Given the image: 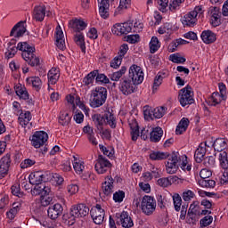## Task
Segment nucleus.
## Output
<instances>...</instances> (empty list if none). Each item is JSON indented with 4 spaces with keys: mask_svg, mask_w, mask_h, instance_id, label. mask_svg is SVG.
<instances>
[{
    "mask_svg": "<svg viewBox=\"0 0 228 228\" xmlns=\"http://www.w3.org/2000/svg\"><path fill=\"white\" fill-rule=\"evenodd\" d=\"M7 51L17 53V51H21V56L25 61L28 62L30 67H38L40 65V59L35 54V47L29 45L27 42L19 43L18 46L7 45Z\"/></svg>",
    "mask_w": 228,
    "mask_h": 228,
    "instance_id": "f257e3e1",
    "label": "nucleus"
},
{
    "mask_svg": "<svg viewBox=\"0 0 228 228\" xmlns=\"http://www.w3.org/2000/svg\"><path fill=\"white\" fill-rule=\"evenodd\" d=\"M179 167L182 168V170H187V172L191 170V165H188L186 157L185 159L182 160L181 156H179V152L174 151L166 164V170L167 174H175Z\"/></svg>",
    "mask_w": 228,
    "mask_h": 228,
    "instance_id": "f03ea898",
    "label": "nucleus"
},
{
    "mask_svg": "<svg viewBox=\"0 0 228 228\" xmlns=\"http://www.w3.org/2000/svg\"><path fill=\"white\" fill-rule=\"evenodd\" d=\"M70 28L76 33L74 35V40L77 45H78L82 53H86V45L85 43V36L81 31L86 28V23L81 20H75L69 22Z\"/></svg>",
    "mask_w": 228,
    "mask_h": 228,
    "instance_id": "7ed1b4c3",
    "label": "nucleus"
},
{
    "mask_svg": "<svg viewBox=\"0 0 228 228\" xmlns=\"http://www.w3.org/2000/svg\"><path fill=\"white\" fill-rule=\"evenodd\" d=\"M106 99H108V89L97 86L91 93L89 104L91 108H101L106 103Z\"/></svg>",
    "mask_w": 228,
    "mask_h": 228,
    "instance_id": "20e7f679",
    "label": "nucleus"
},
{
    "mask_svg": "<svg viewBox=\"0 0 228 228\" xmlns=\"http://www.w3.org/2000/svg\"><path fill=\"white\" fill-rule=\"evenodd\" d=\"M92 120L98 131H102V126H104V124H108L111 129H115V127H117L115 116L110 111L105 112L104 115L94 114L92 116Z\"/></svg>",
    "mask_w": 228,
    "mask_h": 228,
    "instance_id": "39448f33",
    "label": "nucleus"
},
{
    "mask_svg": "<svg viewBox=\"0 0 228 228\" xmlns=\"http://www.w3.org/2000/svg\"><path fill=\"white\" fill-rule=\"evenodd\" d=\"M178 100L181 106L183 108L184 106H190L195 102V99H193V91H191V86L190 85L179 91Z\"/></svg>",
    "mask_w": 228,
    "mask_h": 228,
    "instance_id": "423d86ee",
    "label": "nucleus"
},
{
    "mask_svg": "<svg viewBox=\"0 0 228 228\" xmlns=\"http://www.w3.org/2000/svg\"><path fill=\"white\" fill-rule=\"evenodd\" d=\"M141 209L144 215L151 216L156 211V200L152 196H143L141 202Z\"/></svg>",
    "mask_w": 228,
    "mask_h": 228,
    "instance_id": "0eeeda50",
    "label": "nucleus"
},
{
    "mask_svg": "<svg viewBox=\"0 0 228 228\" xmlns=\"http://www.w3.org/2000/svg\"><path fill=\"white\" fill-rule=\"evenodd\" d=\"M128 79L134 85H142L143 83V70L138 65H132L129 69Z\"/></svg>",
    "mask_w": 228,
    "mask_h": 228,
    "instance_id": "6e6552de",
    "label": "nucleus"
},
{
    "mask_svg": "<svg viewBox=\"0 0 228 228\" xmlns=\"http://www.w3.org/2000/svg\"><path fill=\"white\" fill-rule=\"evenodd\" d=\"M90 213V208L83 203L74 205L71 207L69 215L72 220L76 218H83Z\"/></svg>",
    "mask_w": 228,
    "mask_h": 228,
    "instance_id": "1a4fd4ad",
    "label": "nucleus"
},
{
    "mask_svg": "<svg viewBox=\"0 0 228 228\" xmlns=\"http://www.w3.org/2000/svg\"><path fill=\"white\" fill-rule=\"evenodd\" d=\"M131 31H133V23L131 22L116 23L112 27L113 35H117L118 37L128 35Z\"/></svg>",
    "mask_w": 228,
    "mask_h": 228,
    "instance_id": "9d476101",
    "label": "nucleus"
},
{
    "mask_svg": "<svg viewBox=\"0 0 228 228\" xmlns=\"http://www.w3.org/2000/svg\"><path fill=\"white\" fill-rule=\"evenodd\" d=\"M43 183H49V172L44 174L41 171H37L29 175L30 184L38 186V184Z\"/></svg>",
    "mask_w": 228,
    "mask_h": 228,
    "instance_id": "9b49d317",
    "label": "nucleus"
},
{
    "mask_svg": "<svg viewBox=\"0 0 228 228\" xmlns=\"http://www.w3.org/2000/svg\"><path fill=\"white\" fill-rule=\"evenodd\" d=\"M119 91L123 95H131V94L136 92V85L130 78L125 77L120 81Z\"/></svg>",
    "mask_w": 228,
    "mask_h": 228,
    "instance_id": "f8f14e48",
    "label": "nucleus"
},
{
    "mask_svg": "<svg viewBox=\"0 0 228 228\" xmlns=\"http://www.w3.org/2000/svg\"><path fill=\"white\" fill-rule=\"evenodd\" d=\"M91 217L93 218L96 225H101L104 222V216L106 213L100 204H97L94 208L90 210Z\"/></svg>",
    "mask_w": 228,
    "mask_h": 228,
    "instance_id": "ddd939ff",
    "label": "nucleus"
},
{
    "mask_svg": "<svg viewBox=\"0 0 228 228\" xmlns=\"http://www.w3.org/2000/svg\"><path fill=\"white\" fill-rule=\"evenodd\" d=\"M49 140V135L44 131H37L32 135V145L36 149H40L45 142Z\"/></svg>",
    "mask_w": 228,
    "mask_h": 228,
    "instance_id": "4468645a",
    "label": "nucleus"
},
{
    "mask_svg": "<svg viewBox=\"0 0 228 228\" xmlns=\"http://www.w3.org/2000/svg\"><path fill=\"white\" fill-rule=\"evenodd\" d=\"M94 168L97 174H105V172H108V168H111V162L104 156L99 155Z\"/></svg>",
    "mask_w": 228,
    "mask_h": 228,
    "instance_id": "2eb2a0df",
    "label": "nucleus"
},
{
    "mask_svg": "<svg viewBox=\"0 0 228 228\" xmlns=\"http://www.w3.org/2000/svg\"><path fill=\"white\" fill-rule=\"evenodd\" d=\"M12 165V159L10 153H7L0 160V179L6 177L8 172H10V167Z\"/></svg>",
    "mask_w": 228,
    "mask_h": 228,
    "instance_id": "dca6fc26",
    "label": "nucleus"
},
{
    "mask_svg": "<svg viewBox=\"0 0 228 228\" xmlns=\"http://www.w3.org/2000/svg\"><path fill=\"white\" fill-rule=\"evenodd\" d=\"M48 218H51V220H56L63 215V206L60 203H55L54 205H51L48 209Z\"/></svg>",
    "mask_w": 228,
    "mask_h": 228,
    "instance_id": "f3484780",
    "label": "nucleus"
},
{
    "mask_svg": "<svg viewBox=\"0 0 228 228\" xmlns=\"http://www.w3.org/2000/svg\"><path fill=\"white\" fill-rule=\"evenodd\" d=\"M115 183V180L111 176L105 177V183H102V190L104 195L107 197L111 195L113 193V184Z\"/></svg>",
    "mask_w": 228,
    "mask_h": 228,
    "instance_id": "a211bd4d",
    "label": "nucleus"
},
{
    "mask_svg": "<svg viewBox=\"0 0 228 228\" xmlns=\"http://www.w3.org/2000/svg\"><path fill=\"white\" fill-rule=\"evenodd\" d=\"M55 38H56V46L61 51H64L65 49V36H63V30H61V27L58 26L55 31Z\"/></svg>",
    "mask_w": 228,
    "mask_h": 228,
    "instance_id": "6ab92c4d",
    "label": "nucleus"
},
{
    "mask_svg": "<svg viewBox=\"0 0 228 228\" xmlns=\"http://www.w3.org/2000/svg\"><path fill=\"white\" fill-rule=\"evenodd\" d=\"M24 22L25 21H20L16 25H14V27L11 30L10 36L13 37V35H15V31H17L14 37L15 38H20V37H22L24 33H26V27H24Z\"/></svg>",
    "mask_w": 228,
    "mask_h": 228,
    "instance_id": "aec40b11",
    "label": "nucleus"
},
{
    "mask_svg": "<svg viewBox=\"0 0 228 228\" xmlns=\"http://www.w3.org/2000/svg\"><path fill=\"white\" fill-rule=\"evenodd\" d=\"M119 222L124 228H131L134 225L133 219L129 216V214L126 211H123L119 216Z\"/></svg>",
    "mask_w": 228,
    "mask_h": 228,
    "instance_id": "412c9836",
    "label": "nucleus"
},
{
    "mask_svg": "<svg viewBox=\"0 0 228 228\" xmlns=\"http://www.w3.org/2000/svg\"><path fill=\"white\" fill-rule=\"evenodd\" d=\"M206 144L200 143L194 153V159L196 163H202L204 157L206 156Z\"/></svg>",
    "mask_w": 228,
    "mask_h": 228,
    "instance_id": "4be33fe9",
    "label": "nucleus"
},
{
    "mask_svg": "<svg viewBox=\"0 0 228 228\" xmlns=\"http://www.w3.org/2000/svg\"><path fill=\"white\" fill-rule=\"evenodd\" d=\"M99 3V13L102 19H108L110 17V3L98 0Z\"/></svg>",
    "mask_w": 228,
    "mask_h": 228,
    "instance_id": "5701e85b",
    "label": "nucleus"
},
{
    "mask_svg": "<svg viewBox=\"0 0 228 228\" xmlns=\"http://www.w3.org/2000/svg\"><path fill=\"white\" fill-rule=\"evenodd\" d=\"M200 37L204 44H213L216 41V34L211 30H204Z\"/></svg>",
    "mask_w": 228,
    "mask_h": 228,
    "instance_id": "b1692460",
    "label": "nucleus"
},
{
    "mask_svg": "<svg viewBox=\"0 0 228 228\" xmlns=\"http://www.w3.org/2000/svg\"><path fill=\"white\" fill-rule=\"evenodd\" d=\"M163 136V129L159 126L153 128V130L150 133V141L153 143H158L161 137Z\"/></svg>",
    "mask_w": 228,
    "mask_h": 228,
    "instance_id": "393cba45",
    "label": "nucleus"
},
{
    "mask_svg": "<svg viewBox=\"0 0 228 228\" xmlns=\"http://www.w3.org/2000/svg\"><path fill=\"white\" fill-rule=\"evenodd\" d=\"M45 18V6H36L34 8L33 19L38 20V22H42Z\"/></svg>",
    "mask_w": 228,
    "mask_h": 228,
    "instance_id": "a878e982",
    "label": "nucleus"
},
{
    "mask_svg": "<svg viewBox=\"0 0 228 228\" xmlns=\"http://www.w3.org/2000/svg\"><path fill=\"white\" fill-rule=\"evenodd\" d=\"M60 79V69L52 68L48 72V83L50 85H56Z\"/></svg>",
    "mask_w": 228,
    "mask_h": 228,
    "instance_id": "bb28decb",
    "label": "nucleus"
},
{
    "mask_svg": "<svg viewBox=\"0 0 228 228\" xmlns=\"http://www.w3.org/2000/svg\"><path fill=\"white\" fill-rule=\"evenodd\" d=\"M129 126L131 129L130 134L132 136L133 142H136L138 140V136H140V126H138V122L136 120H132L129 123Z\"/></svg>",
    "mask_w": 228,
    "mask_h": 228,
    "instance_id": "cd10ccee",
    "label": "nucleus"
},
{
    "mask_svg": "<svg viewBox=\"0 0 228 228\" xmlns=\"http://www.w3.org/2000/svg\"><path fill=\"white\" fill-rule=\"evenodd\" d=\"M214 150L217 152H224L227 149V142L224 138H217L213 143Z\"/></svg>",
    "mask_w": 228,
    "mask_h": 228,
    "instance_id": "c85d7f7f",
    "label": "nucleus"
},
{
    "mask_svg": "<svg viewBox=\"0 0 228 228\" xmlns=\"http://www.w3.org/2000/svg\"><path fill=\"white\" fill-rule=\"evenodd\" d=\"M188 126H190V119L187 118H183L176 126V134H183V133H185L186 129H188Z\"/></svg>",
    "mask_w": 228,
    "mask_h": 228,
    "instance_id": "c756f323",
    "label": "nucleus"
},
{
    "mask_svg": "<svg viewBox=\"0 0 228 228\" xmlns=\"http://www.w3.org/2000/svg\"><path fill=\"white\" fill-rule=\"evenodd\" d=\"M167 158H170V153L168 152L153 151L150 154V159H152V161H161Z\"/></svg>",
    "mask_w": 228,
    "mask_h": 228,
    "instance_id": "7c9ffc66",
    "label": "nucleus"
},
{
    "mask_svg": "<svg viewBox=\"0 0 228 228\" xmlns=\"http://www.w3.org/2000/svg\"><path fill=\"white\" fill-rule=\"evenodd\" d=\"M18 120L21 127H26V126H28L31 121V112L29 111H25V113L21 112L18 118Z\"/></svg>",
    "mask_w": 228,
    "mask_h": 228,
    "instance_id": "2f4dec72",
    "label": "nucleus"
},
{
    "mask_svg": "<svg viewBox=\"0 0 228 228\" xmlns=\"http://www.w3.org/2000/svg\"><path fill=\"white\" fill-rule=\"evenodd\" d=\"M20 211V203H13L12 208L6 213L9 220H13L17 216V213Z\"/></svg>",
    "mask_w": 228,
    "mask_h": 228,
    "instance_id": "473e14b6",
    "label": "nucleus"
},
{
    "mask_svg": "<svg viewBox=\"0 0 228 228\" xmlns=\"http://www.w3.org/2000/svg\"><path fill=\"white\" fill-rule=\"evenodd\" d=\"M48 182H52V183H56V184H58L59 186L63 184V176L60 175L58 174H53V173H50L48 172Z\"/></svg>",
    "mask_w": 228,
    "mask_h": 228,
    "instance_id": "72a5a7b5",
    "label": "nucleus"
},
{
    "mask_svg": "<svg viewBox=\"0 0 228 228\" xmlns=\"http://www.w3.org/2000/svg\"><path fill=\"white\" fill-rule=\"evenodd\" d=\"M197 17L190 15V12L184 16L183 20V26H189L190 28H193L195 26V23L197 22Z\"/></svg>",
    "mask_w": 228,
    "mask_h": 228,
    "instance_id": "f704fd0d",
    "label": "nucleus"
},
{
    "mask_svg": "<svg viewBox=\"0 0 228 228\" xmlns=\"http://www.w3.org/2000/svg\"><path fill=\"white\" fill-rule=\"evenodd\" d=\"M97 76V69L91 71L87 76H86L83 78V83L86 85V86H88L89 85H92L94 81H95V77Z\"/></svg>",
    "mask_w": 228,
    "mask_h": 228,
    "instance_id": "c9c22d12",
    "label": "nucleus"
},
{
    "mask_svg": "<svg viewBox=\"0 0 228 228\" xmlns=\"http://www.w3.org/2000/svg\"><path fill=\"white\" fill-rule=\"evenodd\" d=\"M27 82L31 84L33 88H36L37 91L42 86V80L38 77H30L27 78Z\"/></svg>",
    "mask_w": 228,
    "mask_h": 228,
    "instance_id": "e433bc0d",
    "label": "nucleus"
},
{
    "mask_svg": "<svg viewBox=\"0 0 228 228\" xmlns=\"http://www.w3.org/2000/svg\"><path fill=\"white\" fill-rule=\"evenodd\" d=\"M159 40L156 37H152L150 42V53L154 54L159 49Z\"/></svg>",
    "mask_w": 228,
    "mask_h": 228,
    "instance_id": "4c0bfd02",
    "label": "nucleus"
},
{
    "mask_svg": "<svg viewBox=\"0 0 228 228\" xmlns=\"http://www.w3.org/2000/svg\"><path fill=\"white\" fill-rule=\"evenodd\" d=\"M16 94L19 95L20 99H23L24 101H27V99H29V94L25 89V87L22 86H17L15 88Z\"/></svg>",
    "mask_w": 228,
    "mask_h": 228,
    "instance_id": "58836bf2",
    "label": "nucleus"
},
{
    "mask_svg": "<svg viewBox=\"0 0 228 228\" xmlns=\"http://www.w3.org/2000/svg\"><path fill=\"white\" fill-rule=\"evenodd\" d=\"M199 184L201 186V188H213L214 186H216V182L209 178L200 179L199 181Z\"/></svg>",
    "mask_w": 228,
    "mask_h": 228,
    "instance_id": "ea45409f",
    "label": "nucleus"
},
{
    "mask_svg": "<svg viewBox=\"0 0 228 228\" xmlns=\"http://www.w3.org/2000/svg\"><path fill=\"white\" fill-rule=\"evenodd\" d=\"M153 118H163L165 113H167L166 107H157L152 110Z\"/></svg>",
    "mask_w": 228,
    "mask_h": 228,
    "instance_id": "a19ab883",
    "label": "nucleus"
},
{
    "mask_svg": "<svg viewBox=\"0 0 228 228\" xmlns=\"http://www.w3.org/2000/svg\"><path fill=\"white\" fill-rule=\"evenodd\" d=\"M126 72H127V68L126 66L121 67L120 70L114 72L111 75L110 77L111 81H119L120 77H122V76L126 74Z\"/></svg>",
    "mask_w": 228,
    "mask_h": 228,
    "instance_id": "79ce46f5",
    "label": "nucleus"
},
{
    "mask_svg": "<svg viewBox=\"0 0 228 228\" xmlns=\"http://www.w3.org/2000/svg\"><path fill=\"white\" fill-rule=\"evenodd\" d=\"M173 202H174L175 211H181V206L183 204V199H181V196L178 193H175L173 196Z\"/></svg>",
    "mask_w": 228,
    "mask_h": 228,
    "instance_id": "37998d69",
    "label": "nucleus"
},
{
    "mask_svg": "<svg viewBox=\"0 0 228 228\" xmlns=\"http://www.w3.org/2000/svg\"><path fill=\"white\" fill-rule=\"evenodd\" d=\"M170 61H173V63H184L186 61V58L182 57L179 53H174L169 56Z\"/></svg>",
    "mask_w": 228,
    "mask_h": 228,
    "instance_id": "c03bdc74",
    "label": "nucleus"
},
{
    "mask_svg": "<svg viewBox=\"0 0 228 228\" xmlns=\"http://www.w3.org/2000/svg\"><path fill=\"white\" fill-rule=\"evenodd\" d=\"M95 81H96V83H103L104 85H108V83H110V78H108V77H106V75H104L102 73H99V71L97 69Z\"/></svg>",
    "mask_w": 228,
    "mask_h": 228,
    "instance_id": "a18cd8bd",
    "label": "nucleus"
},
{
    "mask_svg": "<svg viewBox=\"0 0 228 228\" xmlns=\"http://www.w3.org/2000/svg\"><path fill=\"white\" fill-rule=\"evenodd\" d=\"M163 73H159L154 79L153 82V92L155 90H158V88H159V86L161 85V83H163V79L165 77H163L162 75Z\"/></svg>",
    "mask_w": 228,
    "mask_h": 228,
    "instance_id": "49530a36",
    "label": "nucleus"
},
{
    "mask_svg": "<svg viewBox=\"0 0 228 228\" xmlns=\"http://www.w3.org/2000/svg\"><path fill=\"white\" fill-rule=\"evenodd\" d=\"M152 110H151V107L144 106L143 107V116L145 120H154V115L152 113Z\"/></svg>",
    "mask_w": 228,
    "mask_h": 228,
    "instance_id": "de8ad7c7",
    "label": "nucleus"
},
{
    "mask_svg": "<svg viewBox=\"0 0 228 228\" xmlns=\"http://www.w3.org/2000/svg\"><path fill=\"white\" fill-rule=\"evenodd\" d=\"M71 118L69 117V113L62 114L59 118V124L61 126H69L70 124Z\"/></svg>",
    "mask_w": 228,
    "mask_h": 228,
    "instance_id": "09e8293b",
    "label": "nucleus"
},
{
    "mask_svg": "<svg viewBox=\"0 0 228 228\" xmlns=\"http://www.w3.org/2000/svg\"><path fill=\"white\" fill-rule=\"evenodd\" d=\"M40 202L41 206H44L45 208L47 206H51V204H53V195L41 196Z\"/></svg>",
    "mask_w": 228,
    "mask_h": 228,
    "instance_id": "8fccbe9b",
    "label": "nucleus"
},
{
    "mask_svg": "<svg viewBox=\"0 0 228 228\" xmlns=\"http://www.w3.org/2000/svg\"><path fill=\"white\" fill-rule=\"evenodd\" d=\"M126 197V192L124 191H118L113 194V200L115 202H123L124 199Z\"/></svg>",
    "mask_w": 228,
    "mask_h": 228,
    "instance_id": "3c124183",
    "label": "nucleus"
},
{
    "mask_svg": "<svg viewBox=\"0 0 228 228\" xmlns=\"http://www.w3.org/2000/svg\"><path fill=\"white\" fill-rule=\"evenodd\" d=\"M211 224H213V216H206L200 221V227H208Z\"/></svg>",
    "mask_w": 228,
    "mask_h": 228,
    "instance_id": "603ef678",
    "label": "nucleus"
},
{
    "mask_svg": "<svg viewBox=\"0 0 228 228\" xmlns=\"http://www.w3.org/2000/svg\"><path fill=\"white\" fill-rule=\"evenodd\" d=\"M218 86L220 92L219 95H221L223 101H225L227 99V86H225L224 83H219Z\"/></svg>",
    "mask_w": 228,
    "mask_h": 228,
    "instance_id": "864d4df0",
    "label": "nucleus"
},
{
    "mask_svg": "<svg viewBox=\"0 0 228 228\" xmlns=\"http://www.w3.org/2000/svg\"><path fill=\"white\" fill-rule=\"evenodd\" d=\"M129 4H131V0H120L119 6L117 8L115 13H120V10L127 9Z\"/></svg>",
    "mask_w": 228,
    "mask_h": 228,
    "instance_id": "5fc2aeb1",
    "label": "nucleus"
},
{
    "mask_svg": "<svg viewBox=\"0 0 228 228\" xmlns=\"http://www.w3.org/2000/svg\"><path fill=\"white\" fill-rule=\"evenodd\" d=\"M189 211L194 213L195 215H200V207L199 206V201H193L189 208Z\"/></svg>",
    "mask_w": 228,
    "mask_h": 228,
    "instance_id": "6e6d98bb",
    "label": "nucleus"
},
{
    "mask_svg": "<svg viewBox=\"0 0 228 228\" xmlns=\"http://www.w3.org/2000/svg\"><path fill=\"white\" fill-rule=\"evenodd\" d=\"M183 3H184V0H171L169 10L171 12H175V10H177V8H179L180 4Z\"/></svg>",
    "mask_w": 228,
    "mask_h": 228,
    "instance_id": "4d7b16f0",
    "label": "nucleus"
},
{
    "mask_svg": "<svg viewBox=\"0 0 228 228\" xmlns=\"http://www.w3.org/2000/svg\"><path fill=\"white\" fill-rule=\"evenodd\" d=\"M73 167L75 172H77V174H82L83 170H85V165H83V162L81 161H76L73 162Z\"/></svg>",
    "mask_w": 228,
    "mask_h": 228,
    "instance_id": "13d9d810",
    "label": "nucleus"
},
{
    "mask_svg": "<svg viewBox=\"0 0 228 228\" xmlns=\"http://www.w3.org/2000/svg\"><path fill=\"white\" fill-rule=\"evenodd\" d=\"M211 101L213 102V106H216V104H220V102H222V95L219 93H213L211 95Z\"/></svg>",
    "mask_w": 228,
    "mask_h": 228,
    "instance_id": "bf43d9fd",
    "label": "nucleus"
},
{
    "mask_svg": "<svg viewBox=\"0 0 228 228\" xmlns=\"http://www.w3.org/2000/svg\"><path fill=\"white\" fill-rule=\"evenodd\" d=\"M35 163H37L35 160H33L31 159H27L20 163V168H22V169L29 168V167H33V165H35Z\"/></svg>",
    "mask_w": 228,
    "mask_h": 228,
    "instance_id": "052dcab7",
    "label": "nucleus"
},
{
    "mask_svg": "<svg viewBox=\"0 0 228 228\" xmlns=\"http://www.w3.org/2000/svg\"><path fill=\"white\" fill-rule=\"evenodd\" d=\"M122 65V58L121 57H115L111 61H110V67L112 69H118Z\"/></svg>",
    "mask_w": 228,
    "mask_h": 228,
    "instance_id": "680f3d73",
    "label": "nucleus"
},
{
    "mask_svg": "<svg viewBox=\"0 0 228 228\" xmlns=\"http://www.w3.org/2000/svg\"><path fill=\"white\" fill-rule=\"evenodd\" d=\"M158 175H159L158 172L153 170L151 171V172L143 173L142 177L145 179V181H151L152 177H158Z\"/></svg>",
    "mask_w": 228,
    "mask_h": 228,
    "instance_id": "e2e57ef3",
    "label": "nucleus"
},
{
    "mask_svg": "<svg viewBox=\"0 0 228 228\" xmlns=\"http://www.w3.org/2000/svg\"><path fill=\"white\" fill-rule=\"evenodd\" d=\"M126 42L128 44H136L137 42H140V35H129L126 37Z\"/></svg>",
    "mask_w": 228,
    "mask_h": 228,
    "instance_id": "0e129e2a",
    "label": "nucleus"
},
{
    "mask_svg": "<svg viewBox=\"0 0 228 228\" xmlns=\"http://www.w3.org/2000/svg\"><path fill=\"white\" fill-rule=\"evenodd\" d=\"M193 197H195V193H193V191H191V190L184 191L183 193V200L185 202H190V200H191V199H193Z\"/></svg>",
    "mask_w": 228,
    "mask_h": 228,
    "instance_id": "69168bd1",
    "label": "nucleus"
},
{
    "mask_svg": "<svg viewBox=\"0 0 228 228\" xmlns=\"http://www.w3.org/2000/svg\"><path fill=\"white\" fill-rule=\"evenodd\" d=\"M127 51H129V46L127 45V44H123L119 48L118 57L124 58V56L127 54Z\"/></svg>",
    "mask_w": 228,
    "mask_h": 228,
    "instance_id": "338daca9",
    "label": "nucleus"
},
{
    "mask_svg": "<svg viewBox=\"0 0 228 228\" xmlns=\"http://www.w3.org/2000/svg\"><path fill=\"white\" fill-rule=\"evenodd\" d=\"M212 175L213 174L211 173V170H208L207 168H203L200 172V176L201 177V179H209L210 175Z\"/></svg>",
    "mask_w": 228,
    "mask_h": 228,
    "instance_id": "774afa93",
    "label": "nucleus"
}]
</instances>
